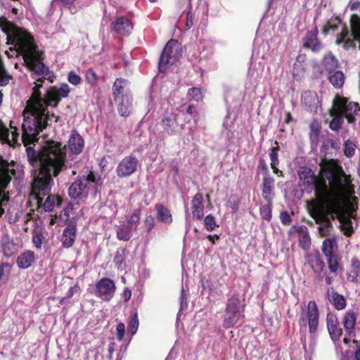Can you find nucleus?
<instances>
[{
  "instance_id": "38",
  "label": "nucleus",
  "mask_w": 360,
  "mask_h": 360,
  "mask_svg": "<svg viewBox=\"0 0 360 360\" xmlns=\"http://www.w3.org/2000/svg\"><path fill=\"white\" fill-rule=\"evenodd\" d=\"M340 24L341 21L339 18L330 19L327 24L324 26L323 29V33L326 35L330 30H336Z\"/></svg>"
},
{
  "instance_id": "45",
  "label": "nucleus",
  "mask_w": 360,
  "mask_h": 360,
  "mask_svg": "<svg viewBox=\"0 0 360 360\" xmlns=\"http://www.w3.org/2000/svg\"><path fill=\"white\" fill-rule=\"evenodd\" d=\"M328 269L332 273H335L338 269V262L335 255L326 257Z\"/></svg>"
},
{
  "instance_id": "34",
  "label": "nucleus",
  "mask_w": 360,
  "mask_h": 360,
  "mask_svg": "<svg viewBox=\"0 0 360 360\" xmlns=\"http://www.w3.org/2000/svg\"><path fill=\"white\" fill-rule=\"evenodd\" d=\"M309 264L315 274L320 275L325 266L324 262L321 260L319 256L311 257L309 260Z\"/></svg>"
},
{
  "instance_id": "40",
  "label": "nucleus",
  "mask_w": 360,
  "mask_h": 360,
  "mask_svg": "<svg viewBox=\"0 0 360 360\" xmlns=\"http://www.w3.org/2000/svg\"><path fill=\"white\" fill-rule=\"evenodd\" d=\"M272 202H266V205L261 206L260 214L262 217L266 220L270 221L272 217Z\"/></svg>"
},
{
  "instance_id": "48",
  "label": "nucleus",
  "mask_w": 360,
  "mask_h": 360,
  "mask_svg": "<svg viewBox=\"0 0 360 360\" xmlns=\"http://www.w3.org/2000/svg\"><path fill=\"white\" fill-rule=\"evenodd\" d=\"M42 238V234L39 233H34L32 236V243L37 249H40L41 247Z\"/></svg>"
},
{
  "instance_id": "52",
  "label": "nucleus",
  "mask_w": 360,
  "mask_h": 360,
  "mask_svg": "<svg viewBox=\"0 0 360 360\" xmlns=\"http://www.w3.org/2000/svg\"><path fill=\"white\" fill-rule=\"evenodd\" d=\"M11 247L13 248L12 244H4L3 245V252L6 257H9L14 254V251L11 249Z\"/></svg>"
},
{
  "instance_id": "49",
  "label": "nucleus",
  "mask_w": 360,
  "mask_h": 360,
  "mask_svg": "<svg viewBox=\"0 0 360 360\" xmlns=\"http://www.w3.org/2000/svg\"><path fill=\"white\" fill-rule=\"evenodd\" d=\"M117 338L121 341L123 340L125 333V326L123 323H119L116 326Z\"/></svg>"
},
{
  "instance_id": "42",
  "label": "nucleus",
  "mask_w": 360,
  "mask_h": 360,
  "mask_svg": "<svg viewBox=\"0 0 360 360\" xmlns=\"http://www.w3.org/2000/svg\"><path fill=\"white\" fill-rule=\"evenodd\" d=\"M188 96L190 100L198 101L202 99V94L200 89L193 87L188 90Z\"/></svg>"
},
{
  "instance_id": "47",
  "label": "nucleus",
  "mask_w": 360,
  "mask_h": 360,
  "mask_svg": "<svg viewBox=\"0 0 360 360\" xmlns=\"http://www.w3.org/2000/svg\"><path fill=\"white\" fill-rule=\"evenodd\" d=\"M125 256V250L124 249H119L117 250L115 256L114 257V262L115 264L120 266L124 260Z\"/></svg>"
},
{
  "instance_id": "21",
  "label": "nucleus",
  "mask_w": 360,
  "mask_h": 360,
  "mask_svg": "<svg viewBox=\"0 0 360 360\" xmlns=\"http://www.w3.org/2000/svg\"><path fill=\"white\" fill-rule=\"evenodd\" d=\"M203 197L200 193H196L191 201L192 214L194 218L202 219L204 217Z\"/></svg>"
},
{
  "instance_id": "22",
  "label": "nucleus",
  "mask_w": 360,
  "mask_h": 360,
  "mask_svg": "<svg viewBox=\"0 0 360 360\" xmlns=\"http://www.w3.org/2000/svg\"><path fill=\"white\" fill-rule=\"evenodd\" d=\"M327 327L332 340H339L342 335V329L339 328L338 319L335 316H328Z\"/></svg>"
},
{
  "instance_id": "25",
  "label": "nucleus",
  "mask_w": 360,
  "mask_h": 360,
  "mask_svg": "<svg viewBox=\"0 0 360 360\" xmlns=\"http://www.w3.org/2000/svg\"><path fill=\"white\" fill-rule=\"evenodd\" d=\"M347 280L352 283H358L360 279V260L353 257L351 260V266L347 274Z\"/></svg>"
},
{
  "instance_id": "20",
  "label": "nucleus",
  "mask_w": 360,
  "mask_h": 360,
  "mask_svg": "<svg viewBox=\"0 0 360 360\" xmlns=\"http://www.w3.org/2000/svg\"><path fill=\"white\" fill-rule=\"evenodd\" d=\"M161 124L164 130L169 135L176 134L181 129L176 121V116L173 114L165 116L162 120Z\"/></svg>"
},
{
  "instance_id": "37",
  "label": "nucleus",
  "mask_w": 360,
  "mask_h": 360,
  "mask_svg": "<svg viewBox=\"0 0 360 360\" xmlns=\"http://www.w3.org/2000/svg\"><path fill=\"white\" fill-rule=\"evenodd\" d=\"M140 221V210H136L127 220V226L133 231L136 230Z\"/></svg>"
},
{
  "instance_id": "36",
  "label": "nucleus",
  "mask_w": 360,
  "mask_h": 360,
  "mask_svg": "<svg viewBox=\"0 0 360 360\" xmlns=\"http://www.w3.org/2000/svg\"><path fill=\"white\" fill-rule=\"evenodd\" d=\"M335 245L334 238H327L323 242L322 250L326 257L335 255L333 254V248Z\"/></svg>"
},
{
  "instance_id": "59",
  "label": "nucleus",
  "mask_w": 360,
  "mask_h": 360,
  "mask_svg": "<svg viewBox=\"0 0 360 360\" xmlns=\"http://www.w3.org/2000/svg\"><path fill=\"white\" fill-rule=\"evenodd\" d=\"M186 112L190 115H193L196 112L195 108L193 105H189L187 108Z\"/></svg>"
},
{
  "instance_id": "33",
  "label": "nucleus",
  "mask_w": 360,
  "mask_h": 360,
  "mask_svg": "<svg viewBox=\"0 0 360 360\" xmlns=\"http://www.w3.org/2000/svg\"><path fill=\"white\" fill-rule=\"evenodd\" d=\"M60 202L61 200L58 197L54 195H49L46 198L42 207L46 212H51L53 210L55 205H59Z\"/></svg>"
},
{
  "instance_id": "62",
  "label": "nucleus",
  "mask_w": 360,
  "mask_h": 360,
  "mask_svg": "<svg viewBox=\"0 0 360 360\" xmlns=\"http://www.w3.org/2000/svg\"><path fill=\"white\" fill-rule=\"evenodd\" d=\"M64 5H71L75 0H59Z\"/></svg>"
},
{
  "instance_id": "61",
  "label": "nucleus",
  "mask_w": 360,
  "mask_h": 360,
  "mask_svg": "<svg viewBox=\"0 0 360 360\" xmlns=\"http://www.w3.org/2000/svg\"><path fill=\"white\" fill-rule=\"evenodd\" d=\"M292 116L290 112L285 113V123L288 124L292 120Z\"/></svg>"
},
{
  "instance_id": "3",
  "label": "nucleus",
  "mask_w": 360,
  "mask_h": 360,
  "mask_svg": "<svg viewBox=\"0 0 360 360\" xmlns=\"http://www.w3.org/2000/svg\"><path fill=\"white\" fill-rule=\"evenodd\" d=\"M341 198L338 196L326 201L315 202L314 205H309L308 210L310 216L319 224V233L321 236H327L333 229L331 219L341 211Z\"/></svg>"
},
{
  "instance_id": "10",
  "label": "nucleus",
  "mask_w": 360,
  "mask_h": 360,
  "mask_svg": "<svg viewBox=\"0 0 360 360\" xmlns=\"http://www.w3.org/2000/svg\"><path fill=\"white\" fill-rule=\"evenodd\" d=\"M307 323L311 333L316 331L319 323V310L317 304L314 301H310L307 304V312L302 309L300 315V326H306Z\"/></svg>"
},
{
  "instance_id": "29",
  "label": "nucleus",
  "mask_w": 360,
  "mask_h": 360,
  "mask_svg": "<svg viewBox=\"0 0 360 360\" xmlns=\"http://www.w3.org/2000/svg\"><path fill=\"white\" fill-rule=\"evenodd\" d=\"M157 217L158 219L164 223H171L172 221V214L169 210L164 205L158 204L156 205Z\"/></svg>"
},
{
  "instance_id": "43",
  "label": "nucleus",
  "mask_w": 360,
  "mask_h": 360,
  "mask_svg": "<svg viewBox=\"0 0 360 360\" xmlns=\"http://www.w3.org/2000/svg\"><path fill=\"white\" fill-rule=\"evenodd\" d=\"M204 224L207 231H212L217 226L215 218L212 214L207 215L204 219Z\"/></svg>"
},
{
  "instance_id": "57",
  "label": "nucleus",
  "mask_w": 360,
  "mask_h": 360,
  "mask_svg": "<svg viewBox=\"0 0 360 360\" xmlns=\"http://www.w3.org/2000/svg\"><path fill=\"white\" fill-rule=\"evenodd\" d=\"M131 295V291L128 288H126L123 292V297L125 301H128L130 299Z\"/></svg>"
},
{
  "instance_id": "50",
  "label": "nucleus",
  "mask_w": 360,
  "mask_h": 360,
  "mask_svg": "<svg viewBox=\"0 0 360 360\" xmlns=\"http://www.w3.org/2000/svg\"><path fill=\"white\" fill-rule=\"evenodd\" d=\"M280 220L283 225H290L292 222V219L288 212H282L280 214Z\"/></svg>"
},
{
  "instance_id": "18",
  "label": "nucleus",
  "mask_w": 360,
  "mask_h": 360,
  "mask_svg": "<svg viewBox=\"0 0 360 360\" xmlns=\"http://www.w3.org/2000/svg\"><path fill=\"white\" fill-rule=\"evenodd\" d=\"M84 141L77 131H73L68 140V148L75 155L79 154L84 149Z\"/></svg>"
},
{
  "instance_id": "44",
  "label": "nucleus",
  "mask_w": 360,
  "mask_h": 360,
  "mask_svg": "<svg viewBox=\"0 0 360 360\" xmlns=\"http://www.w3.org/2000/svg\"><path fill=\"white\" fill-rule=\"evenodd\" d=\"M85 79H86V81L87 82V83H89V84L94 86V85H96V82H97V75L95 72V71L91 69V68H89L86 70V75H85Z\"/></svg>"
},
{
  "instance_id": "24",
  "label": "nucleus",
  "mask_w": 360,
  "mask_h": 360,
  "mask_svg": "<svg viewBox=\"0 0 360 360\" xmlns=\"http://www.w3.org/2000/svg\"><path fill=\"white\" fill-rule=\"evenodd\" d=\"M76 238V228L74 226H68L61 236L63 247L68 248L72 246Z\"/></svg>"
},
{
  "instance_id": "14",
  "label": "nucleus",
  "mask_w": 360,
  "mask_h": 360,
  "mask_svg": "<svg viewBox=\"0 0 360 360\" xmlns=\"http://www.w3.org/2000/svg\"><path fill=\"white\" fill-rule=\"evenodd\" d=\"M318 34L319 30L315 27L314 30L308 31L303 39L304 46L310 49L313 52H319L323 48V45L318 39Z\"/></svg>"
},
{
  "instance_id": "31",
  "label": "nucleus",
  "mask_w": 360,
  "mask_h": 360,
  "mask_svg": "<svg viewBox=\"0 0 360 360\" xmlns=\"http://www.w3.org/2000/svg\"><path fill=\"white\" fill-rule=\"evenodd\" d=\"M323 64L326 70L328 71L329 73H331L332 71H334L338 68V61L335 57L329 52L324 56Z\"/></svg>"
},
{
  "instance_id": "58",
  "label": "nucleus",
  "mask_w": 360,
  "mask_h": 360,
  "mask_svg": "<svg viewBox=\"0 0 360 360\" xmlns=\"http://www.w3.org/2000/svg\"><path fill=\"white\" fill-rule=\"evenodd\" d=\"M186 26L187 29H189L193 26V22L191 20V17L190 18L189 13L188 14V16H187Z\"/></svg>"
},
{
  "instance_id": "60",
  "label": "nucleus",
  "mask_w": 360,
  "mask_h": 360,
  "mask_svg": "<svg viewBox=\"0 0 360 360\" xmlns=\"http://www.w3.org/2000/svg\"><path fill=\"white\" fill-rule=\"evenodd\" d=\"M271 169H273V172L274 174L278 175V176H283V172L279 170L278 168H277V166L276 167H271Z\"/></svg>"
},
{
  "instance_id": "54",
  "label": "nucleus",
  "mask_w": 360,
  "mask_h": 360,
  "mask_svg": "<svg viewBox=\"0 0 360 360\" xmlns=\"http://www.w3.org/2000/svg\"><path fill=\"white\" fill-rule=\"evenodd\" d=\"M319 133V128L318 127L311 126V139H316Z\"/></svg>"
},
{
  "instance_id": "27",
  "label": "nucleus",
  "mask_w": 360,
  "mask_h": 360,
  "mask_svg": "<svg viewBox=\"0 0 360 360\" xmlns=\"http://www.w3.org/2000/svg\"><path fill=\"white\" fill-rule=\"evenodd\" d=\"M118 104L117 110L121 116L127 117L130 113L132 98L122 97V98L115 99Z\"/></svg>"
},
{
  "instance_id": "13",
  "label": "nucleus",
  "mask_w": 360,
  "mask_h": 360,
  "mask_svg": "<svg viewBox=\"0 0 360 360\" xmlns=\"http://www.w3.org/2000/svg\"><path fill=\"white\" fill-rule=\"evenodd\" d=\"M110 28L118 35L128 36L131 33L134 25L130 19L125 16H121L112 22Z\"/></svg>"
},
{
  "instance_id": "53",
  "label": "nucleus",
  "mask_w": 360,
  "mask_h": 360,
  "mask_svg": "<svg viewBox=\"0 0 360 360\" xmlns=\"http://www.w3.org/2000/svg\"><path fill=\"white\" fill-rule=\"evenodd\" d=\"M279 150V147H274L271 148V150L269 154L270 160H274L278 159V152Z\"/></svg>"
},
{
  "instance_id": "63",
  "label": "nucleus",
  "mask_w": 360,
  "mask_h": 360,
  "mask_svg": "<svg viewBox=\"0 0 360 360\" xmlns=\"http://www.w3.org/2000/svg\"><path fill=\"white\" fill-rule=\"evenodd\" d=\"M216 238L217 239H219V236L217 235H215V236H212V235H208L207 236V238L212 243H214V238Z\"/></svg>"
},
{
  "instance_id": "19",
  "label": "nucleus",
  "mask_w": 360,
  "mask_h": 360,
  "mask_svg": "<svg viewBox=\"0 0 360 360\" xmlns=\"http://www.w3.org/2000/svg\"><path fill=\"white\" fill-rule=\"evenodd\" d=\"M292 230L296 231L298 233V239H299V245L300 246L305 250L309 249L311 246V238L309 236V231L307 226L302 225L297 228L296 226H292L289 231V233L291 234Z\"/></svg>"
},
{
  "instance_id": "23",
  "label": "nucleus",
  "mask_w": 360,
  "mask_h": 360,
  "mask_svg": "<svg viewBox=\"0 0 360 360\" xmlns=\"http://www.w3.org/2000/svg\"><path fill=\"white\" fill-rule=\"evenodd\" d=\"M327 295L330 302L338 310H342L346 307V300L345 297L335 292L333 288L330 287L327 290Z\"/></svg>"
},
{
  "instance_id": "17",
  "label": "nucleus",
  "mask_w": 360,
  "mask_h": 360,
  "mask_svg": "<svg viewBox=\"0 0 360 360\" xmlns=\"http://www.w3.org/2000/svg\"><path fill=\"white\" fill-rule=\"evenodd\" d=\"M319 97L317 94L311 91H306L302 95V103L305 108L316 112L319 107Z\"/></svg>"
},
{
  "instance_id": "16",
  "label": "nucleus",
  "mask_w": 360,
  "mask_h": 360,
  "mask_svg": "<svg viewBox=\"0 0 360 360\" xmlns=\"http://www.w3.org/2000/svg\"><path fill=\"white\" fill-rule=\"evenodd\" d=\"M274 179L266 173L263 178L262 196L266 202H272L274 196Z\"/></svg>"
},
{
  "instance_id": "2",
  "label": "nucleus",
  "mask_w": 360,
  "mask_h": 360,
  "mask_svg": "<svg viewBox=\"0 0 360 360\" xmlns=\"http://www.w3.org/2000/svg\"><path fill=\"white\" fill-rule=\"evenodd\" d=\"M321 172L329 181L330 187L325 179L318 177L311 169L303 167L299 172L303 184L310 186L314 191L315 198L307 202L308 207L314 205L315 202H321L352 192L350 176L345 174L337 162H326L321 167Z\"/></svg>"
},
{
  "instance_id": "5",
  "label": "nucleus",
  "mask_w": 360,
  "mask_h": 360,
  "mask_svg": "<svg viewBox=\"0 0 360 360\" xmlns=\"http://www.w3.org/2000/svg\"><path fill=\"white\" fill-rule=\"evenodd\" d=\"M245 299L243 296L233 295L227 301L223 317V326L229 328L241 324L244 318Z\"/></svg>"
},
{
  "instance_id": "15",
  "label": "nucleus",
  "mask_w": 360,
  "mask_h": 360,
  "mask_svg": "<svg viewBox=\"0 0 360 360\" xmlns=\"http://www.w3.org/2000/svg\"><path fill=\"white\" fill-rule=\"evenodd\" d=\"M112 95L115 99L131 96L129 93V82L123 78H117L112 85Z\"/></svg>"
},
{
  "instance_id": "6",
  "label": "nucleus",
  "mask_w": 360,
  "mask_h": 360,
  "mask_svg": "<svg viewBox=\"0 0 360 360\" xmlns=\"http://www.w3.org/2000/svg\"><path fill=\"white\" fill-rule=\"evenodd\" d=\"M336 44H342L345 49L354 48L358 44L360 50V17L355 14L351 16L350 30L345 26L337 37Z\"/></svg>"
},
{
  "instance_id": "39",
  "label": "nucleus",
  "mask_w": 360,
  "mask_h": 360,
  "mask_svg": "<svg viewBox=\"0 0 360 360\" xmlns=\"http://www.w3.org/2000/svg\"><path fill=\"white\" fill-rule=\"evenodd\" d=\"M139 321L138 319V314L136 312H135L130 316L128 324L129 330L130 331L132 335H134L136 333L139 328Z\"/></svg>"
},
{
  "instance_id": "51",
  "label": "nucleus",
  "mask_w": 360,
  "mask_h": 360,
  "mask_svg": "<svg viewBox=\"0 0 360 360\" xmlns=\"http://www.w3.org/2000/svg\"><path fill=\"white\" fill-rule=\"evenodd\" d=\"M144 224L147 228V231H150L154 226V218L150 215L147 216L144 220Z\"/></svg>"
},
{
  "instance_id": "32",
  "label": "nucleus",
  "mask_w": 360,
  "mask_h": 360,
  "mask_svg": "<svg viewBox=\"0 0 360 360\" xmlns=\"http://www.w3.org/2000/svg\"><path fill=\"white\" fill-rule=\"evenodd\" d=\"M331 115L334 117L330 121L329 127L333 131H338L343 122V116L338 113L334 108L331 110Z\"/></svg>"
},
{
  "instance_id": "28",
  "label": "nucleus",
  "mask_w": 360,
  "mask_h": 360,
  "mask_svg": "<svg viewBox=\"0 0 360 360\" xmlns=\"http://www.w3.org/2000/svg\"><path fill=\"white\" fill-rule=\"evenodd\" d=\"M355 323V313L353 311H347L343 318V325L347 335H350L353 333Z\"/></svg>"
},
{
  "instance_id": "11",
  "label": "nucleus",
  "mask_w": 360,
  "mask_h": 360,
  "mask_svg": "<svg viewBox=\"0 0 360 360\" xmlns=\"http://www.w3.org/2000/svg\"><path fill=\"white\" fill-rule=\"evenodd\" d=\"M115 282L108 278H102L95 285L94 295L103 301H110L115 295Z\"/></svg>"
},
{
  "instance_id": "46",
  "label": "nucleus",
  "mask_w": 360,
  "mask_h": 360,
  "mask_svg": "<svg viewBox=\"0 0 360 360\" xmlns=\"http://www.w3.org/2000/svg\"><path fill=\"white\" fill-rule=\"evenodd\" d=\"M68 81L70 84L77 86L81 83L82 79L79 75L76 74L75 72L71 71L68 75Z\"/></svg>"
},
{
  "instance_id": "55",
  "label": "nucleus",
  "mask_w": 360,
  "mask_h": 360,
  "mask_svg": "<svg viewBox=\"0 0 360 360\" xmlns=\"http://www.w3.org/2000/svg\"><path fill=\"white\" fill-rule=\"evenodd\" d=\"M354 342L356 344V346L359 347L354 354V357L356 360H360V342H359L356 340H354Z\"/></svg>"
},
{
  "instance_id": "35",
  "label": "nucleus",
  "mask_w": 360,
  "mask_h": 360,
  "mask_svg": "<svg viewBox=\"0 0 360 360\" xmlns=\"http://www.w3.org/2000/svg\"><path fill=\"white\" fill-rule=\"evenodd\" d=\"M329 81L333 86L336 88L341 87L345 82V76L342 72L335 71L329 77Z\"/></svg>"
},
{
  "instance_id": "26",
  "label": "nucleus",
  "mask_w": 360,
  "mask_h": 360,
  "mask_svg": "<svg viewBox=\"0 0 360 360\" xmlns=\"http://www.w3.org/2000/svg\"><path fill=\"white\" fill-rule=\"evenodd\" d=\"M34 261V253L30 250L21 253L17 259V264L20 269L30 267Z\"/></svg>"
},
{
  "instance_id": "9",
  "label": "nucleus",
  "mask_w": 360,
  "mask_h": 360,
  "mask_svg": "<svg viewBox=\"0 0 360 360\" xmlns=\"http://www.w3.org/2000/svg\"><path fill=\"white\" fill-rule=\"evenodd\" d=\"M333 108L338 113L345 116L349 123L355 122L354 115L360 110L357 103L348 102L347 98L340 96L335 97Z\"/></svg>"
},
{
  "instance_id": "4",
  "label": "nucleus",
  "mask_w": 360,
  "mask_h": 360,
  "mask_svg": "<svg viewBox=\"0 0 360 360\" xmlns=\"http://www.w3.org/2000/svg\"><path fill=\"white\" fill-rule=\"evenodd\" d=\"M102 184L98 174L90 172L87 176H82L73 182L68 190L70 198L78 200H84L89 195H95L98 186Z\"/></svg>"
},
{
  "instance_id": "12",
  "label": "nucleus",
  "mask_w": 360,
  "mask_h": 360,
  "mask_svg": "<svg viewBox=\"0 0 360 360\" xmlns=\"http://www.w3.org/2000/svg\"><path fill=\"white\" fill-rule=\"evenodd\" d=\"M139 160L134 155L124 158L116 168V173L120 178L129 176L134 174L138 167Z\"/></svg>"
},
{
  "instance_id": "8",
  "label": "nucleus",
  "mask_w": 360,
  "mask_h": 360,
  "mask_svg": "<svg viewBox=\"0 0 360 360\" xmlns=\"http://www.w3.org/2000/svg\"><path fill=\"white\" fill-rule=\"evenodd\" d=\"M178 43L175 40H169L165 46L159 59V70L165 72L174 64L178 56Z\"/></svg>"
},
{
  "instance_id": "7",
  "label": "nucleus",
  "mask_w": 360,
  "mask_h": 360,
  "mask_svg": "<svg viewBox=\"0 0 360 360\" xmlns=\"http://www.w3.org/2000/svg\"><path fill=\"white\" fill-rule=\"evenodd\" d=\"M21 170L15 168L14 164H10L0 157V217L4 213L2 207L3 202L9 200L6 193V188L8 187L12 176L18 178Z\"/></svg>"
},
{
  "instance_id": "56",
  "label": "nucleus",
  "mask_w": 360,
  "mask_h": 360,
  "mask_svg": "<svg viewBox=\"0 0 360 360\" xmlns=\"http://www.w3.org/2000/svg\"><path fill=\"white\" fill-rule=\"evenodd\" d=\"M115 350V342H110L108 346V352H109V359L112 358V354Z\"/></svg>"
},
{
  "instance_id": "64",
  "label": "nucleus",
  "mask_w": 360,
  "mask_h": 360,
  "mask_svg": "<svg viewBox=\"0 0 360 360\" xmlns=\"http://www.w3.org/2000/svg\"><path fill=\"white\" fill-rule=\"evenodd\" d=\"M360 6V2L356 1L352 4L351 6V10L354 11L356 10L359 6Z\"/></svg>"
},
{
  "instance_id": "30",
  "label": "nucleus",
  "mask_w": 360,
  "mask_h": 360,
  "mask_svg": "<svg viewBox=\"0 0 360 360\" xmlns=\"http://www.w3.org/2000/svg\"><path fill=\"white\" fill-rule=\"evenodd\" d=\"M132 229H129L125 224L120 225L117 227L116 231L117 238L120 240L128 241L131 237Z\"/></svg>"
},
{
  "instance_id": "1",
  "label": "nucleus",
  "mask_w": 360,
  "mask_h": 360,
  "mask_svg": "<svg viewBox=\"0 0 360 360\" xmlns=\"http://www.w3.org/2000/svg\"><path fill=\"white\" fill-rule=\"evenodd\" d=\"M0 26L7 36V44L13 45L22 56L27 67L32 72V77L37 81L24 111L21 136L13 125L14 122H10L9 130L0 121V140L9 145L19 144L21 141L26 147L30 164L39 168V174L32 184L33 190L37 191L39 195H46L51 190L52 176H56L65 166V146L60 142L50 141L37 153L32 145L38 141L40 131L59 119L54 113H50L47 106L56 108L62 98L68 97L70 88L65 83L59 88H44L43 83L48 77L49 70L41 61V53L34 44L33 37L5 18L0 19Z\"/></svg>"
},
{
  "instance_id": "41",
  "label": "nucleus",
  "mask_w": 360,
  "mask_h": 360,
  "mask_svg": "<svg viewBox=\"0 0 360 360\" xmlns=\"http://www.w3.org/2000/svg\"><path fill=\"white\" fill-rule=\"evenodd\" d=\"M356 145L350 140H347L344 143V154L347 158L352 157L355 153Z\"/></svg>"
}]
</instances>
